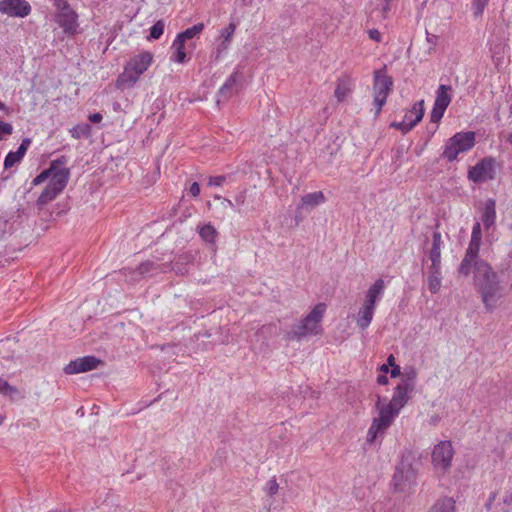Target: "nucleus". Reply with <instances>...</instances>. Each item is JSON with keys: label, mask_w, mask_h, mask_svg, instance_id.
<instances>
[{"label": "nucleus", "mask_w": 512, "mask_h": 512, "mask_svg": "<svg viewBox=\"0 0 512 512\" xmlns=\"http://www.w3.org/2000/svg\"><path fill=\"white\" fill-rule=\"evenodd\" d=\"M473 284L486 312L493 313L505 303L508 285L489 263H477L476 270H473Z\"/></svg>", "instance_id": "obj_1"}, {"label": "nucleus", "mask_w": 512, "mask_h": 512, "mask_svg": "<svg viewBox=\"0 0 512 512\" xmlns=\"http://www.w3.org/2000/svg\"><path fill=\"white\" fill-rule=\"evenodd\" d=\"M65 164L66 159L63 156L51 162V166H55V170L49 174V182L38 197L37 204L39 206H44L54 200L66 187L70 170L65 167Z\"/></svg>", "instance_id": "obj_2"}, {"label": "nucleus", "mask_w": 512, "mask_h": 512, "mask_svg": "<svg viewBox=\"0 0 512 512\" xmlns=\"http://www.w3.org/2000/svg\"><path fill=\"white\" fill-rule=\"evenodd\" d=\"M153 62L150 52L144 51L133 56L124 66L123 72L116 80V87L119 89L132 88L140 76L148 70Z\"/></svg>", "instance_id": "obj_3"}, {"label": "nucleus", "mask_w": 512, "mask_h": 512, "mask_svg": "<svg viewBox=\"0 0 512 512\" xmlns=\"http://www.w3.org/2000/svg\"><path fill=\"white\" fill-rule=\"evenodd\" d=\"M385 288L386 285L383 279H377L368 288L364 302L355 316L357 326L360 329L365 330L371 324L377 303L383 298Z\"/></svg>", "instance_id": "obj_4"}, {"label": "nucleus", "mask_w": 512, "mask_h": 512, "mask_svg": "<svg viewBox=\"0 0 512 512\" xmlns=\"http://www.w3.org/2000/svg\"><path fill=\"white\" fill-rule=\"evenodd\" d=\"M420 467V460L413 452H405L395 468L393 484L398 491L410 489L417 479Z\"/></svg>", "instance_id": "obj_5"}, {"label": "nucleus", "mask_w": 512, "mask_h": 512, "mask_svg": "<svg viewBox=\"0 0 512 512\" xmlns=\"http://www.w3.org/2000/svg\"><path fill=\"white\" fill-rule=\"evenodd\" d=\"M376 406L379 415L373 419L371 426L368 429L366 438L368 443H373L379 435H382L394 422L395 418L401 411L400 409L392 406L391 403L385 404L380 400H378Z\"/></svg>", "instance_id": "obj_6"}, {"label": "nucleus", "mask_w": 512, "mask_h": 512, "mask_svg": "<svg viewBox=\"0 0 512 512\" xmlns=\"http://www.w3.org/2000/svg\"><path fill=\"white\" fill-rule=\"evenodd\" d=\"M475 145V133L472 131L458 132L445 144L443 158L449 162L457 159L458 155L470 151Z\"/></svg>", "instance_id": "obj_7"}, {"label": "nucleus", "mask_w": 512, "mask_h": 512, "mask_svg": "<svg viewBox=\"0 0 512 512\" xmlns=\"http://www.w3.org/2000/svg\"><path fill=\"white\" fill-rule=\"evenodd\" d=\"M325 311L326 305L324 303L315 305L311 312L304 319H302L295 330L289 333V339L318 334L320 332V323Z\"/></svg>", "instance_id": "obj_8"}, {"label": "nucleus", "mask_w": 512, "mask_h": 512, "mask_svg": "<svg viewBox=\"0 0 512 512\" xmlns=\"http://www.w3.org/2000/svg\"><path fill=\"white\" fill-rule=\"evenodd\" d=\"M454 454V447L449 440H442L434 445L431 452V463L437 474L443 475L450 470Z\"/></svg>", "instance_id": "obj_9"}, {"label": "nucleus", "mask_w": 512, "mask_h": 512, "mask_svg": "<svg viewBox=\"0 0 512 512\" xmlns=\"http://www.w3.org/2000/svg\"><path fill=\"white\" fill-rule=\"evenodd\" d=\"M392 86L393 80L386 74L385 70H377L374 72L373 105L375 107L376 116L379 115L382 107L385 105Z\"/></svg>", "instance_id": "obj_10"}, {"label": "nucleus", "mask_w": 512, "mask_h": 512, "mask_svg": "<svg viewBox=\"0 0 512 512\" xmlns=\"http://www.w3.org/2000/svg\"><path fill=\"white\" fill-rule=\"evenodd\" d=\"M415 380V370L411 369L409 372L405 373L399 384L395 387L393 396L389 403L401 410L408 402L410 394L414 390Z\"/></svg>", "instance_id": "obj_11"}, {"label": "nucleus", "mask_w": 512, "mask_h": 512, "mask_svg": "<svg viewBox=\"0 0 512 512\" xmlns=\"http://www.w3.org/2000/svg\"><path fill=\"white\" fill-rule=\"evenodd\" d=\"M497 162L493 157H485L468 170V179L474 183L493 180L496 176Z\"/></svg>", "instance_id": "obj_12"}, {"label": "nucleus", "mask_w": 512, "mask_h": 512, "mask_svg": "<svg viewBox=\"0 0 512 512\" xmlns=\"http://www.w3.org/2000/svg\"><path fill=\"white\" fill-rule=\"evenodd\" d=\"M452 88L449 85H440L436 90L434 105L430 114L431 122L438 123L451 102Z\"/></svg>", "instance_id": "obj_13"}, {"label": "nucleus", "mask_w": 512, "mask_h": 512, "mask_svg": "<svg viewBox=\"0 0 512 512\" xmlns=\"http://www.w3.org/2000/svg\"><path fill=\"white\" fill-rule=\"evenodd\" d=\"M423 116L424 100H420L416 102L413 105V107L405 113L402 121L394 122L391 124V126L401 131L402 133H407L410 130H412L422 120Z\"/></svg>", "instance_id": "obj_14"}, {"label": "nucleus", "mask_w": 512, "mask_h": 512, "mask_svg": "<svg viewBox=\"0 0 512 512\" xmlns=\"http://www.w3.org/2000/svg\"><path fill=\"white\" fill-rule=\"evenodd\" d=\"M56 22L68 36H74L79 32L78 14L68 4L56 16Z\"/></svg>", "instance_id": "obj_15"}, {"label": "nucleus", "mask_w": 512, "mask_h": 512, "mask_svg": "<svg viewBox=\"0 0 512 512\" xmlns=\"http://www.w3.org/2000/svg\"><path fill=\"white\" fill-rule=\"evenodd\" d=\"M481 239L471 238L467 247L465 256L459 266V273L467 276L471 270H476L478 262H485L484 260L478 259L480 250Z\"/></svg>", "instance_id": "obj_16"}, {"label": "nucleus", "mask_w": 512, "mask_h": 512, "mask_svg": "<svg viewBox=\"0 0 512 512\" xmlns=\"http://www.w3.org/2000/svg\"><path fill=\"white\" fill-rule=\"evenodd\" d=\"M0 13L9 17L24 18L31 13V5L26 0H1Z\"/></svg>", "instance_id": "obj_17"}, {"label": "nucleus", "mask_w": 512, "mask_h": 512, "mask_svg": "<svg viewBox=\"0 0 512 512\" xmlns=\"http://www.w3.org/2000/svg\"><path fill=\"white\" fill-rule=\"evenodd\" d=\"M100 364V360L95 356L79 357L70 361L65 367L64 372L67 375L79 374L94 370Z\"/></svg>", "instance_id": "obj_18"}, {"label": "nucleus", "mask_w": 512, "mask_h": 512, "mask_svg": "<svg viewBox=\"0 0 512 512\" xmlns=\"http://www.w3.org/2000/svg\"><path fill=\"white\" fill-rule=\"evenodd\" d=\"M30 144L31 140L29 138H24L16 151H10L6 155L4 159V167L9 169L18 164L24 158Z\"/></svg>", "instance_id": "obj_19"}, {"label": "nucleus", "mask_w": 512, "mask_h": 512, "mask_svg": "<svg viewBox=\"0 0 512 512\" xmlns=\"http://www.w3.org/2000/svg\"><path fill=\"white\" fill-rule=\"evenodd\" d=\"M441 246H442V235L436 231L433 233L432 248L429 252V259L433 268H441Z\"/></svg>", "instance_id": "obj_20"}, {"label": "nucleus", "mask_w": 512, "mask_h": 512, "mask_svg": "<svg viewBox=\"0 0 512 512\" xmlns=\"http://www.w3.org/2000/svg\"><path fill=\"white\" fill-rule=\"evenodd\" d=\"M483 226L486 230L490 229L496 220V203L493 199H488L481 216Z\"/></svg>", "instance_id": "obj_21"}, {"label": "nucleus", "mask_w": 512, "mask_h": 512, "mask_svg": "<svg viewBox=\"0 0 512 512\" xmlns=\"http://www.w3.org/2000/svg\"><path fill=\"white\" fill-rule=\"evenodd\" d=\"M325 196L321 191H316L304 195L301 199L299 209L311 210L325 202Z\"/></svg>", "instance_id": "obj_22"}, {"label": "nucleus", "mask_w": 512, "mask_h": 512, "mask_svg": "<svg viewBox=\"0 0 512 512\" xmlns=\"http://www.w3.org/2000/svg\"><path fill=\"white\" fill-rule=\"evenodd\" d=\"M241 80V74L238 72L232 73L224 84L219 89V96L222 98L230 97L237 91L238 82Z\"/></svg>", "instance_id": "obj_23"}, {"label": "nucleus", "mask_w": 512, "mask_h": 512, "mask_svg": "<svg viewBox=\"0 0 512 512\" xmlns=\"http://www.w3.org/2000/svg\"><path fill=\"white\" fill-rule=\"evenodd\" d=\"M353 86L348 79H339L334 92L338 102L345 101L352 93Z\"/></svg>", "instance_id": "obj_24"}, {"label": "nucleus", "mask_w": 512, "mask_h": 512, "mask_svg": "<svg viewBox=\"0 0 512 512\" xmlns=\"http://www.w3.org/2000/svg\"><path fill=\"white\" fill-rule=\"evenodd\" d=\"M442 273L441 268H429L428 288L431 293H437L441 288Z\"/></svg>", "instance_id": "obj_25"}, {"label": "nucleus", "mask_w": 512, "mask_h": 512, "mask_svg": "<svg viewBox=\"0 0 512 512\" xmlns=\"http://www.w3.org/2000/svg\"><path fill=\"white\" fill-rule=\"evenodd\" d=\"M429 512H456L455 501L451 497L439 499Z\"/></svg>", "instance_id": "obj_26"}, {"label": "nucleus", "mask_w": 512, "mask_h": 512, "mask_svg": "<svg viewBox=\"0 0 512 512\" xmlns=\"http://www.w3.org/2000/svg\"><path fill=\"white\" fill-rule=\"evenodd\" d=\"M183 41L175 38L172 43L173 54L171 60L176 63H184L186 60L185 46Z\"/></svg>", "instance_id": "obj_27"}, {"label": "nucleus", "mask_w": 512, "mask_h": 512, "mask_svg": "<svg viewBox=\"0 0 512 512\" xmlns=\"http://www.w3.org/2000/svg\"><path fill=\"white\" fill-rule=\"evenodd\" d=\"M204 29L203 23H198L193 25L192 27L187 28L185 31L179 33L176 38L180 39L183 42L187 40L199 37Z\"/></svg>", "instance_id": "obj_28"}, {"label": "nucleus", "mask_w": 512, "mask_h": 512, "mask_svg": "<svg viewBox=\"0 0 512 512\" xmlns=\"http://www.w3.org/2000/svg\"><path fill=\"white\" fill-rule=\"evenodd\" d=\"M70 134L75 139L88 138L91 135L92 128L87 123H79L72 127Z\"/></svg>", "instance_id": "obj_29"}, {"label": "nucleus", "mask_w": 512, "mask_h": 512, "mask_svg": "<svg viewBox=\"0 0 512 512\" xmlns=\"http://www.w3.org/2000/svg\"><path fill=\"white\" fill-rule=\"evenodd\" d=\"M199 234L204 241L213 243L215 241L217 232L214 226L207 224L200 228Z\"/></svg>", "instance_id": "obj_30"}, {"label": "nucleus", "mask_w": 512, "mask_h": 512, "mask_svg": "<svg viewBox=\"0 0 512 512\" xmlns=\"http://www.w3.org/2000/svg\"><path fill=\"white\" fill-rule=\"evenodd\" d=\"M165 23L163 20H158L151 28L148 36V40H157L164 33Z\"/></svg>", "instance_id": "obj_31"}, {"label": "nucleus", "mask_w": 512, "mask_h": 512, "mask_svg": "<svg viewBox=\"0 0 512 512\" xmlns=\"http://www.w3.org/2000/svg\"><path fill=\"white\" fill-rule=\"evenodd\" d=\"M0 394L12 397L18 394V389L0 377Z\"/></svg>", "instance_id": "obj_32"}, {"label": "nucleus", "mask_w": 512, "mask_h": 512, "mask_svg": "<svg viewBox=\"0 0 512 512\" xmlns=\"http://www.w3.org/2000/svg\"><path fill=\"white\" fill-rule=\"evenodd\" d=\"M490 0H472L473 15L478 18L482 16Z\"/></svg>", "instance_id": "obj_33"}, {"label": "nucleus", "mask_w": 512, "mask_h": 512, "mask_svg": "<svg viewBox=\"0 0 512 512\" xmlns=\"http://www.w3.org/2000/svg\"><path fill=\"white\" fill-rule=\"evenodd\" d=\"M236 25L234 23H230L225 28L220 30L219 40L230 41L232 39L233 34L235 33Z\"/></svg>", "instance_id": "obj_34"}, {"label": "nucleus", "mask_w": 512, "mask_h": 512, "mask_svg": "<svg viewBox=\"0 0 512 512\" xmlns=\"http://www.w3.org/2000/svg\"><path fill=\"white\" fill-rule=\"evenodd\" d=\"M54 170H55V166L50 165V167L48 169L42 171L38 176H36L33 179L32 184L34 186L42 184L43 182L48 180L49 174H51V172H53Z\"/></svg>", "instance_id": "obj_35"}, {"label": "nucleus", "mask_w": 512, "mask_h": 512, "mask_svg": "<svg viewBox=\"0 0 512 512\" xmlns=\"http://www.w3.org/2000/svg\"><path fill=\"white\" fill-rule=\"evenodd\" d=\"M230 43H231L230 41L219 40V43H218L216 51H215L217 59L221 58L224 54H226V52L230 46Z\"/></svg>", "instance_id": "obj_36"}, {"label": "nucleus", "mask_w": 512, "mask_h": 512, "mask_svg": "<svg viewBox=\"0 0 512 512\" xmlns=\"http://www.w3.org/2000/svg\"><path fill=\"white\" fill-rule=\"evenodd\" d=\"M279 490V485L275 478L270 479L265 485V492L269 495H275Z\"/></svg>", "instance_id": "obj_37"}, {"label": "nucleus", "mask_w": 512, "mask_h": 512, "mask_svg": "<svg viewBox=\"0 0 512 512\" xmlns=\"http://www.w3.org/2000/svg\"><path fill=\"white\" fill-rule=\"evenodd\" d=\"M13 132V127L10 123L0 121V140H2L5 136L11 135Z\"/></svg>", "instance_id": "obj_38"}, {"label": "nucleus", "mask_w": 512, "mask_h": 512, "mask_svg": "<svg viewBox=\"0 0 512 512\" xmlns=\"http://www.w3.org/2000/svg\"><path fill=\"white\" fill-rule=\"evenodd\" d=\"M471 238L482 240L481 223L475 222L472 227Z\"/></svg>", "instance_id": "obj_39"}, {"label": "nucleus", "mask_w": 512, "mask_h": 512, "mask_svg": "<svg viewBox=\"0 0 512 512\" xmlns=\"http://www.w3.org/2000/svg\"><path fill=\"white\" fill-rule=\"evenodd\" d=\"M225 181L224 176H212L210 177L208 181L209 186H221L222 183Z\"/></svg>", "instance_id": "obj_40"}, {"label": "nucleus", "mask_w": 512, "mask_h": 512, "mask_svg": "<svg viewBox=\"0 0 512 512\" xmlns=\"http://www.w3.org/2000/svg\"><path fill=\"white\" fill-rule=\"evenodd\" d=\"M369 38L373 41H381V33L377 29H371L368 31Z\"/></svg>", "instance_id": "obj_41"}, {"label": "nucleus", "mask_w": 512, "mask_h": 512, "mask_svg": "<svg viewBox=\"0 0 512 512\" xmlns=\"http://www.w3.org/2000/svg\"><path fill=\"white\" fill-rule=\"evenodd\" d=\"M189 193L194 196V197H197L199 196L200 194V186L197 182H193L189 188Z\"/></svg>", "instance_id": "obj_42"}, {"label": "nucleus", "mask_w": 512, "mask_h": 512, "mask_svg": "<svg viewBox=\"0 0 512 512\" xmlns=\"http://www.w3.org/2000/svg\"><path fill=\"white\" fill-rule=\"evenodd\" d=\"M150 266H152V263H150V262L141 264L138 268L139 274H141V275L147 274L150 271Z\"/></svg>", "instance_id": "obj_43"}, {"label": "nucleus", "mask_w": 512, "mask_h": 512, "mask_svg": "<svg viewBox=\"0 0 512 512\" xmlns=\"http://www.w3.org/2000/svg\"><path fill=\"white\" fill-rule=\"evenodd\" d=\"M246 199V192L241 191L236 197L235 202L238 206L243 205Z\"/></svg>", "instance_id": "obj_44"}, {"label": "nucleus", "mask_w": 512, "mask_h": 512, "mask_svg": "<svg viewBox=\"0 0 512 512\" xmlns=\"http://www.w3.org/2000/svg\"><path fill=\"white\" fill-rule=\"evenodd\" d=\"M103 119V116L101 113H93L91 115H89V120L92 122V123H99L101 122Z\"/></svg>", "instance_id": "obj_45"}, {"label": "nucleus", "mask_w": 512, "mask_h": 512, "mask_svg": "<svg viewBox=\"0 0 512 512\" xmlns=\"http://www.w3.org/2000/svg\"><path fill=\"white\" fill-rule=\"evenodd\" d=\"M390 373H391L392 378H396V377L400 376V374H401L400 366L397 365V366L392 367Z\"/></svg>", "instance_id": "obj_46"}, {"label": "nucleus", "mask_w": 512, "mask_h": 512, "mask_svg": "<svg viewBox=\"0 0 512 512\" xmlns=\"http://www.w3.org/2000/svg\"><path fill=\"white\" fill-rule=\"evenodd\" d=\"M221 205L224 208H234V203L227 198L222 199Z\"/></svg>", "instance_id": "obj_47"}, {"label": "nucleus", "mask_w": 512, "mask_h": 512, "mask_svg": "<svg viewBox=\"0 0 512 512\" xmlns=\"http://www.w3.org/2000/svg\"><path fill=\"white\" fill-rule=\"evenodd\" d=\"M377 382L381 385H386L388 383V378L385 375H379L377 377Z\"/></svg>", "instance_id": "obj_48"}, {"label": "nucleus", "mask_w": 512, "mask_h": 512, "mask_svg": "<svg viewBox=\"0 0 512 512\" xmlns=\"http://www.w3.org/2000/svg\"><path fill=\"white\" fill-rule=\"evenodd\" d=\"M387 362H388V363H387V365H388V366H391V367L397 366V365L395 364V358H394V356H393V355H390V356L388 357Z\"/></svg>", "instance_id": "obj_49"}, {"label": "nucleus", "mask_w": 512, "mask_h": 512, "mask_svg": "<svg viewBox=\"0 0 512 512\" xmlns=\"http://www.w3.org/2000/svg\"><path fill=\"white\" fill-rule=\"evenodd\" d=\"M504 503L505 504H511L512 503V493L511 494H508L504 497L503 499Z\"/></svg>", "instance_id": "obj_50"}, {"label": "nucleus", "mask_w": 512, "mask_h": 512, "mask_svg": "<svg viewBox=\"0 0 512 512\" xmlns=\"http://www.w3.org/2000/svg\"><path fill=\"white\" fill-rule=\"evenodd\" d=\"M389 367L387 364H383L381 367H380V371L383 372V373H387L389 371Z\"/></svg>", "instance_id": "obj_51"}, {"label": "nucleus", "mask_w": 512, "mask_h": 512, "mask_svg": "<svg viewBox=\"0 0 512 512\" xmlns=\"http://www.w3.org/2000/svg\"><path fill=\"white\" fill-rule=\"evenodd\" d=\"M7 110H8L7 106L2 101H0V111L6 112Z\"/></svg>", "instance_id": "obj_52"}, {"label": "nucleus", "mask_w": 512, "mask_h": 512, "mask_svg": "<svg viewBox=\"0 0 512 512\" xmlns=\"http://www.w3.org/2000/svg\"><path fill=\"white\" fill-rule=\"evenodd\" d=\"M496 495L495 494H492L491 497L489 498V502L487 504L488 507H490L492 501L495 499Z\"/></svg>", "instance_id": "obj_53"}, {"label": "nucleus", "mask_w": 512, "mask_h": 512, "mask_svg": "<svg viewBox=\"0 0 512 512\" xmlns=\"http://www.w3.org/2000/svg\"><path fill=\"white\" fill-rule=\"evenodd\" d=\"M507 140L510 144H512V132L508 135Z\"/></svg>", "instance_id": "obj_54"}, {"label": "nucleus", "mask_w": 512, "mask_h": 512, "mask_svg": "<svg viewBox=\"0 0 512 512\" xmlns=\"http://www.w3.org/2000/svg\"><path fill=\"white\" fill-rule=\"evenodd\" d=\"M214 198L216 200H220L222 202V199H224L223 197L219 196V195H215Z\"/></svg>", "instance_id": "obj_55"}, {"label": "nucleus", "mask_w": 512, "mask_h": 512, "mask_svg": "<svg viewBox=\"0 0 512 512\" xmlns=\"http://www.w3.org/2000/svg\"><path fill=\"white\" fill-rule=\"evenodd\" d=\"M4 417L0 415V425L3 423Z\"/></svg>", "instance_id": "obj_56"}, {"label": "nucleus", "mask_w": 512, "mask_h": 512, "mask_svg": "<svg viewBox=\"0 0 512 512\" xmlns=\"http://www.w3.org/2000/svg\"><path fill=\"white\" fill-rule=\"evenodd\" d=\"M509 258L512 260V252L509 254Z\"/></svg>", "instance_id": "obj_57"}, {"label": "nucleus", "mask_w": 512, "mask_h": 512, "mask_svg": "<svg viewBox=\"0 0 512 512\" xmlns=\"http://www.w3.org/2000/svg\"><path fill=\"white\" fill-rule=\"evenodd\" d=\"M428 0H423V4H425Z\"/></svg>", "instance_id": "obj_58"}]
</instances>
